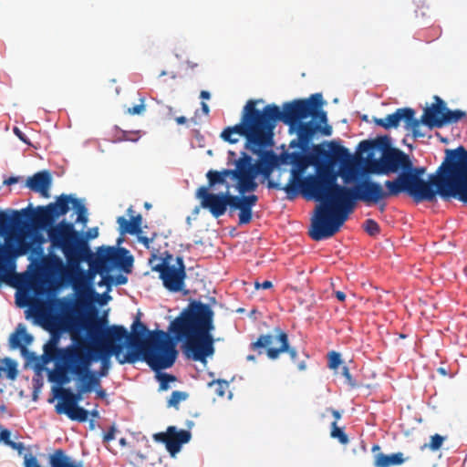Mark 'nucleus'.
<instances>
[{
	"instance_id": "obj_1",
	"label": "nucleus",
	"mask_w": 467,
	"mask_h": 467,
	"mask_svg": "<svg viewBox=\"0 0 467 467\" xmlns=\"http://www.w3.org/2000/svg\"><path fill=\"white\" fill-rule=\"evenodd\" d=\"M359 152H369L367 157L368 171L375 174H389L401 170L393 181H386L385 186L390 195L408 192L416 202H433L441 193L440 183L442 177L441 166L426 182L421 179L423 167H413L409 156L399 149L390 146L387 136L375 140H365L358 146Z\"/></svg>"
},
{
	"instance_id": "obj_2",
	"label": "nucleus",
	"mask_w": 467,
	"mask_h": 467,
	"mask_svg": "<svg viewBox=\"0 0 467 467\" xmlns=\"http://www.w3.org/2000/svg\"><path fill=\"white\" fill-rule=\"evenodd\" d=\"M208 303L190 299L189 304L170 322L168 332L181 341V349L188 360L206 366L207 358L215 353L214 312L211 305L217 303L213 296Z\"/></svg>"
},
{
	"instance_id": "obj_3",
	"label": "nucleus",
	"mask_w": 467,
	"mask_h": 467,
	"mask_svg": "<svg viewBox=\"0 0 467 467\" xmlns=\"http://www.w3.org/2000/svg\"><path fill=\"white\" fill-rule=\"evenodd\" d=\"M80 331L95 343H103V351L99 357V368L90 371L88 382H101L103 378L108 377L112 368L111 358L120 364H135L139 361L145 362L151 370L161 368L159 361L147 355H140V351H125L130 333L123 325H109L108 311H104L100 317L94 320L89 319L81 323Z\"/></svg>"
},
{
	"instance_id": "obj_4",
	"label": "nucleus",
	"mask_w": 467,
	"mask_h": 467,
	"mask_svg": "<svg viewBox=\"0 0 467 467\" xmlns=\"http://www.w3.org/2000/svg\"><path fill=\"white\" fill-rule=\"evenodd\" d=\"M42 229L47 235L49 245L45 258L47 269L60 279L83 270L85 261L95 256L85 234L71 222H45Z\"/></svg>"
},
{
	"instance_id": "obj_5",
	"label": "nucleus",
	"mask_w": 467,
	"mask_h": 467,
	"mask_svg": "<svg viewBox=\"0 0 467 467\" xmlns=\"http://www.w3.org/2000/svg\"><path fill=\"white\" fill-rule=\"evenodd\" d=\"M324 103L322 95L316 93L306 99H295L284 103L282 110L275 104H268L263 110L253 111L254 126L260 132L261 139H265L267 135L272 146L273 131L278 121L287 125L290 133L297 124L309 117L319 122H327V112L322 109Z\"/></svg>"
},
{
	"instance_id": "obj_6",
	"label": "nucleus",
	"mask_w": 467,
	"mask_h": 467,
	"mask_svg": "<svg viewBox=\"0 0 467 467\" xmlns=\"http://www.w3.org/2000/svg\"><path fill=\"white\" fill-rule=\"evenodd\" d=\"M284 189L290 200L302 195L307 202L315 201L319 204H355L345 199L346 189L337 185L320 167L316 174L305 176L295 184H286Z\"/></svg>"
},
{
	"instance_id": "obj_7",
	"label": "nucleus",
	"mask_w": 467,
	"mask_h": 467,
	"mask_svg": "<svg viewBox=\"0 0 467 467\" xmlns=\"http://www.w3.org/2000/svg\"><path fill=\"white\" fill-rule=\"evenodd\" d=\"M96 344V348H82L83 356L78 352L74 340L61 348L62 367L56 376L48 373L47 380L61 386L69 384L73 379L88 381L90 371L94 369L92 366L98 363L103 351V343Z\"/></svg>"
},
{
	"instance_id": "obj_8",
	"label": "nucleus",
	"mask_w": 467,
	"mask_h": 467,
	"mask_svg": "<svg viewBox=\"0 0 467 467\" xmlns=\"http://www.w3.org/2000/svg\"><path fill=\"white\" fill-rule=\"evenodd\" d=\"M441 165L440 197L444 202L456 200L467 204V150L459 146L446 150Z\"/></svg>"
},
{
	"instance_id": "obj_9",
	"label": "nucleus",
	"mask_w": 467,
	"mask_h": 467,
	"mask_svg": "<svg viewBox=\"0 0 467 467\" xmlns=\"http://www.w3.org/2000/svg\"><path fill=\"white\" fill-rule=\"evenodd\" d=\"M309 213L307 235L315 242L337 234L358 206H313Z\"/></svg>"
},
{
	"instance_id": "obj_10",
	"label": "nucleus",
	"mask_w": 467,
	"mask_h": 467,
	"mask_svg": "<svg viewBox=\"0 0 467 467\" xmlns=\"http://www.w3.org/2000/svg\"><path fill=\"white\" fill-rule=\"evenodd\" d=\"M158 333L161 337L160 340H155L147 350L140 351V355L150 356L161 365V368L152 371L159 382L158 390L166 391L171 388V383L177 380V378L163 370L171 368L175 364L179 356L177 344L181 341L175 337L173 338L168 337L167 333L163 330H159Z\"/></svg>"
},
{
	"instance_id": "obj_11",
	"label": "nucleus",
	"mask_w": 467,
	"mask_h": 467,
	"mask_svg": "<svg viewBox=\"0 0 467 467\" xmlns=\"http://www.w3.org/2000/svg\"><path fill=\"white\" fill-rule=\"evenodd\" d=\"M235 174L237 176V184L240 193L253 192L256 188L254 182L257 175L261 174L268 179L276 168L275 153L267 150L262 153L261 158L255 163L247 153L243 152L242 157L235 162Z\"/></svg>"
},
{
	"instance_id": "obj_12",
	"label": "nucleus",
	"mask_w": 467,
	"mask_h": 467,
	"mask_svg": "<svg viewBox=\"0 0 467 467\" xmlns=\"http://www.w3.org/2000/svg\"><path fill=\"white\" fill-rule=\"evenodd\" d=\"M259 102H263V100L250 99L246 102L243 109L240 123L227 127L222 131L221 138L224 141L234 144L239 140V138H235L234 135L243 136L246 139V148L254 152H257L261 148L270 146L267 136L265 139H261L260 132H258L254 126V114L252 113L253 111H258L256 104Z\"/></svg>"
},
{
	"instance_id": "obj_13",
	"label": "nucleus",
	"mask_w": 467,
	"mask_h": 467,
	"mask_svg": "<svg viewBox=\"0 0 467 467\" xmlns=\"http://www.w3.org/2000/svg\"><path fill=\"white\" fill-rule=\"evenodd\" d=\"M227 177L237 181L234 170L208 171L206 173L207 185L199 187L195 192V197L200 201V204H237L233 202L235 199L229 192L230 185L226 181Z\"/></svg>"
},
{
	"instance_id": "obj_14",
	"label": "nucleus",
	"mask_w": 467,
	"mask_h": 467,
	"mask_svg": "<svg viewBox=\"0 0 467 467\" xmlns=\"http://www.w3.org/2000/svg\"><path fill=\"white\" fill-rule=\"evenodd\" d=\"M274 334H261L257 339L249 346L251 350L258 351L261 355L265 351L267 358L271 360H276L283 353H287L293 363L296 362L297 350L292 347L289 342L288 334L279 327L273 330Z\"/></svg>"
},
{
	"instance_id": "obj_15",
	"label": "nucleus",
	"mask_w": 467,
	"mask_h": 467,
	"mask_svg": "<svg viewBox=\"0 0 467 467\" xmlns=\"http://www.w3.org/2000/svg\"><path fill=\"white\" fill-rule=\"evenodd\" d=\"M34 342V336L27 332L26 326L19 323L16 330L8 337V345L11 349H21L25 358V368H32L36 376H40L45 366L50 360L43 354L37 355L35 351L26 348Z\"/></svg>"
},
{
	"instance_id": "obj_16",
	"label": "nucleus",
	"mask_w": 467,
	"mask_h": 467,
	"mask_svg": "<svg viewBox=\"0 0 467 467\" xmlns=\"http://www.w3.org/2000/svg\"><path fill=\"white\" fill-rule=\"evenodd\" d=\"M118 250H106V254H100L102 256V267L99 270V275L100 280L97 283L99 287L108 285L111 281L110 273L118 270L120 273L130 274L132 271L134 264V256L130 250H119V255H117Z\"/></svg>"
},
{
	"instance_id": "obj_17",
	"label": "nucleus",
	"mask_w": 467,
	"mask_h": 467,
	"mask_svg": "<svg viewBox=\"0 0 467 467\" xmlns=\"http://www.w3.org/2000/svg\"><path fill=\"white\" fill-rule=\"evenodd\" d=\"M194 425V421L186 420L185 426L188 430L179 429L174 425H170L165 431L154 433L152 439L157 443L164 444L170 456L175 458L182 451L183 445L191 441L192 435L190 430L193 428Z\"/></svg>"
},
{
	"instance_id": "obj_18",
	"label": "nucleus",
	"mask_w": 467,
	"mask_h": 467,
	"mask_svg": "<svg viewBox=\"0 0 467 467\" xmlns=\"http://www.w3.org/2000/svg\"><path fill=\"white\" fill-rule=\"evenodd\" d=\"M435 99L436 103L427 108L421 116V122L429 128H441L446 124L456 123L466 116L461 109H449L439 97L436 96Z\"/></svg>"
},
{
	"instance_id": "obj_19",
	"label": "nucleus",
	"mask_w": 467,
	"mask_h": 467,
	"mask_svg": "<svg viewBox=\"0 0 467 467\" xmlns=\"http://www.w3.org/2000/svg\"><path fill=\"white\" fill-rule=\"evenodd\" d=\"M141 313L139 311L130 327L131 332L130 337L125 343V351H143L147 350L155 340H160L161 337L158 330L151 331L140 321Z\"/></svg>"
},
{
	"instance_id": "obj_20",
	"label": "nucleus",
	"mask_w": 467,
	"mask_h": 467,
	"mask_svg": "<svg viewBox=\"0 0 467 467\" xmlns=\"http://www.w3.org/2000/svg\"><path fill=\"white\" fill-rule=\"evenodd\" d=\"M400 121H404L405 129L410 130L414 138L423 137L420 131L421 119L415 118V110L411 108H400L396 109L392 114H389L386 118H374L373 122L384 128L385 130L396 129Z\"/></svg>"
},
{
	"instance_id": "obj_21",
	"label": "nucleus",
	"mask_w": 467,
	"mask_h": 467,
	"mask_svg": "<svg viewBox=\"0 0 467 467\" xmlns=\"http://www.w3.org/2000/svg\"><path fill=\"white\" fill-rule=\"evenodd\" d=\"M293 132L296 133L297 138L290 141L291 148H299L302 151L309 149L312 140L317 132L325 136H330L332 127L327 122H319L318 120L302 121L295 127Z\"/></svg>"
},
{
	"instance_id": "obj_22",
	"label": "nucleus",
	"mask_w": 467,
	"mask_h": 467,
	"mask_svg": "<svg viewBox=\"0 0 467 467\" xmlns=\"http://www.w3.org/2000/svg\"><path fill=\"white\" fill-rule=\"evenodd\" d=\"M292 169L290 171V178L286 184H295L302 178L304 173L309 165L319 166V159H327L329 156L328 150L324 149L320 145L313 147V153L304 154L302 151L293 152Z\"/></svg>"
},
{
	"instance_id": "obj_23",
	"label": "nucleus",
	"mask_w": 467,
	"mask_h": 467,
	"mask_svg": "<svg viewBox=\"0 0 467 467\" xmlns=\"http://www.w3.org/2000/svg\"><path fill=\"white\" fill-rule=\"evenodd\" d=\"M75 382V389L67 385L60 386L57 389L55 384L52 387L51 394L52 397L48 399L49 403H53L55 400L58 402L56 405H59L62 408H75L80 406V402L84 400V395L88 394L87 383L78 379H73Z\"/></svg>"
},
{
	"instance_id": "obj_24",
	"label": "nucleus",
	"mask_w": 467,
	"mask_h": 467,
	"mask_svg": "<svg viewBox=\"0 0 467 467\" xmlns=\"http://www.w3.org/2000/svg\"><path fill=\"white\" fill-rule=\"evenodd\" d=\"M159 278L163 287L170 293H182L183 296L190 294V290L186 288L187 274H182L173 267L168 266L167 269L158 272Z\"/></svg>"
},
{
	"instance_id": "obj_25",
	"label": "nucleus",
	"mask_w": 467,
	"mask_h": 467,
	"mask_svg": "<svg viewBox=\"0 0 467 467\" xmlns=\"http://www.w3.org/2000/svg\"><path fill=\"white\" fill-rule=\"evenodd\" d=\"M53 184V176L49 170H42L28 176L24 186L31 192L37 193L43 199H50V190Z\"/></svg>"
},
{
	"instance_id": "obj_26",
	"label": "nucleus",
	"mask_w": 467,
	"mask_h": 467,
	"mask_svg": "<svg viewBox=\"0 0 467 467\" xmlns=\"http://www.w3.org/2000/svg\"><path fill=\"white\" fill-rule=\"evenodd\" d=\"M389 195L384 192L381 185L372 182H365L355 189V197L363 202H378L384 196Z\"/></svg>"
},
{
	"instance_id": "obj_27",
	"label": "nucleus",
	"mask_w": 467,
	"mask_h": 467,
	"mask_svg": "<svg viewBox=\"0 0 467 467\" xmlns=\"http://www.w3.org/2000/svg\"><path fill=\"white\" fill-rule=\"evenodd\" d=\"M106 254V250L103 249L99 253L95 254V256L90 258V260L85 261V263L88 265L89 270L87 272L86 282L88 284L86 293L90 296H100V294L98 293L95 289V278L96 275H99L97 270H100L102 267V256L100 254Z\"/></svg>"
},
{
	"instance_id": "obj_28",
	"label": "nucleus",
	"mask_w": 467,
	"mask_h": 467,
	"mask_svg": "<svg viewBox=\"0 0 467 467\" xmlns=\"http://www.w3.org/2000/svg\"><path fill=\"white\" fill-rule=\"evenodd\" d=\"M404 454L400 451L386 454L378 452L374 455L375 467H392L400 466L406 462Z\"/></svg>"
},
{
	"instance_id": "obj_29",
	"label": "nucleus",
	"mask_w": 467,
	"mask_h": 467,
	"mask_svg": "<svg viewBox=\"0 0 467 467\" xmlns=\"http://www.w3.org/2000/svg\"><path fill=\"white\" fill-rule=\"evenodd\" d=\"M26 211H56L60 214H66L70 211L78 213V217L85 216L87 221L88 206H26L21 212Z\"/></svg>"
},
{
	"instance_id": "obj_30",
	"label": "nucleus",
	"mask_w": 467,
	"mask_h": 467,
	"mask_svg": "<svg viewBox=\"0 0 467 467\" xmlns=\"http://www.w3.org/2000/svg\"><path fill=\"white\" fill-rule=\"evenodd\" d=\"M55 411L58 415H66L72 421L84 423L88 420V413H89V410L82 406L62 408L59 405H55Z\"/></svg>"
},
{
	"instance_id": "obj_31",
	"label": "nucleus",
	"mask_w": 467,
	"mask_h": 467,
	"mask_svg": "<svg viewBox=\"0 0 467 467\" xmlns=\"http://www.w3.org/2000/svg\"><path fill=\"white\" fill-rule=\"evenodd\" d=\"M8 251L13 253L18 257L27 255L30 262L34 259L35 245L29 237L18 238L14 248H8Z\"/></svg>"
},
{
	"instance_id": "obj_32",
	"label": "nucleus",
	"mask_w": 467,
	"mask_h": 467,
	"mask_svg": "<svg viewBox=\"0 0 467 467\" xmlns=\"http://www.w3.org/2000/svg\"><path fill=\"white\" fill-rule=\"evenodd\" d=\"M59 337L51 336V337L44 344L43 352L44 355L50 360H56L60 367H62V358H61V348L64 347H59Z\"/></svg>"
},
{
	"instance_id": "obj_33",
	"label": "nucleus",
	"mask_w": 467,
	"mask_h": 467,
	"mask_svg": "<svg viewBox=\"0 0 467 467\" xmlns=\"http://www.w3.org/2000/svg\"><path fill=\"white\" fill-rule=\"evenodd\" d=\"M0 379L5 377L9 380H16L18 377L19 370H18V362L10 358V357H5L0 360Z\"/></svg>"
},
{
	"instance_id": "obj_34",
	"label": "nucleus",
	"mask_w": 467,
	"mask_h": 467,
	"mask_svg": "<svg viewBox=\"0 0 467 467\" xmlns=\"http://www.w3.org/2000/svg\"><path fill=\"white\" fill-rule=\"evenodd\" d=\"M173 254L169 251H165L161 256L152 254L149 259V264L150 265L151 271L158 273L167 269L168 266H171Z\"/></svg>"
},
{
	"instance_id": "obj_35",
	"label": "nucleus",
	"mask_w": 467,
	"mask_h": 467,
	"mask_svg": "<svg viewBox=\"0 0 467 467\" xmlns=\"http://www.w3.org/2000/svg\"><path fill=\"white\" fill-rule=\"evenodd\" d=\"M329 146V156L327 159H319L320 162L325 161H328L331 163H335L337 161L347 162L350 160L351 155L347 148L335 144L334 142H331Z\"/></svg>"
},
{
	"instance_id": "obj_36",
	"label": "nucleus",
	"mask_w": 467,
	"mask_h": 467,
	"mask_svg": "<svg viewBox=\"0 0 467 467\" xmlns=\"http://www.w3.org/2000/svg\"><path fill=\"white\" fill-rule=\"evenodd\" d=\"M254 206H230V208H239L238 215V225L243 226L251 223L254 217L253 208Z\"/></svg>"
},
{
	"instance_id": "obj_37",
	"label": "nucleus",
	"mask_w": 467,
	"mask_h": 467,
	"mask_svg": "<svg viewBox=\"0 0 467 467\" xmlns=\"http://www.w3.org/2000/svg\"><path fill=\"white\" fill-rule=\"evenodd\" d=\"M330 437L337 440L342 445L349 442L348 435L345 432L344 428L338 427L336 421L331 423Z\"/></svg>"
},
{
	"instance_id": "obj_38",
	"label": "nucleus",
	"mask_w": 467,
	"mask_h": 467,
	"mask_svg": "<svg viewBox=\"0 0 467 467\" xmlns=\"http://www.w3.org/2000/svg\"><path fill=\"white\" fill-rule=\"evenodd\" d=\"M189 398V393L182 390H173L167 400V407L178 409L179 404L182 401L186 400Z\"/></svg>"
},
{
	"instance_id": "obj_39",
	"label": "nucleus",
	"mask_w": 467,
	"mask_h": 467,
	"mask_svg": "<svg viewBox=\"0 0 467 467\" xmlns=\"http://www.w3.org/2000/svg\"><path fill=\"white\" fill-rule=\"evenodd\" d=\"M230 206H194V214H199L201 210H207L213 218L218 219L224 215Z\"/></svg>"
},
{
	"instance_id": "obj_40",
	"label": "nucleus",
	"mask_w": 467,
	"mask_h": 467,
	"mask_svg": "<svg viewBox=\"0 0 467 467\" xmlns=\"http://www.w3.org/2000/svg\"><path fill=\"white\" fill-rule=\"evenodd\" d=\"M361 227L363 231L371 237H376L380 234V226L374 219H366Z\"/></svg>"
},
{
	"instance_id": "obj_41",
	"label": "nucleus",
	"mask_w": 467,
	"mask_h": 467,
	"mask_svg": "<svg viewBox=\"0 0 467 467\" xmlns=\"http://www.w3.org/2000/svg\"><path fill=\"white\" fill-rule=\"evenodd\" d=\"M85 199L77 198L74 194H61L56 201L48 204H84Z\"/></svg>"
},
{
	"instance_id": "obj_42",
	"label": "nucleus",
	"mask_w": 467,
	"mask_h": 467,
	"mask_svg": "<svg viewBox=\"0 0 467 467\" xmlns=\"http://www.w3.org/2000/svg\"><path fill=\"white\" fill-rule=\"evenodd\" d=\"M234 380V377L231 379V380H226L223 379H213L212 381L208 382L207 386L209 388L213 387V385H218V387L215 389V393L219 397H223L225 395V389L229 387L230 383Z\"/></svg>"
},
{
	"instance_id": "obj_43",
	"label": "nucleus",
	"mask_w": 467,
	"mask_h": 467,
	"mask_svg": "<svg viewBox=\"0 0 467 467\" xmlns=\"http://www.w3.org/2000/svg\"><path fill=\"white\" fill-rule=\"evenodd\" d=\"M343 364L340 352L331 350L327 353V367L332 370H337Z\"/></svg>"
},
{
	"instance_id": "obj_44",
	"label": "nucleus",
	"mask_w": 467,
	"mask_h": 467,
	"mask_svg": "<svg viewBox=\"0 0 467 467\" xmlns=\"http://www.w3.org/2000/svg\"><path fill=\"white\" fill-rule=\"evenodd\" d=\"M87 383L88 394L95 392L96 397L99 400H106L108 397L107 391L101 387V382H88Z\"/></svg>"
},
{
	"instance_id": "obj_45",
	"label": "nucleus",
	"mask_w": 467,
	"mask_h": 467,
	"mask_svg": "<svg viewBox=\"0 0 467 467\" xmlns=\"http://www.w3.org/2000/svg\"><path fill=\"white\" fill-rule=\"evenodd\" d=\"M15 213L16 211L11 209L0 210V234L6 231L11 223L12 215Z\"/></svg>"
},
{
	"instance_id": "obj_46",
	"label": "nucleus",
	"mask_w": 467,
	"mask_h": 467,
	"mask_svg": "<svg viewBox=\"0 0 467 467\" xmlns=\"http://www.w3.org/2000/svg\"><path fill=\"white\" fill-rule=\"evenodd\" d=\"M445 440L446 436L435 433L431 436L430 442L428 444H425L424 447L428 446L431 451H437L441 448L443 441Z\"/></svg>"
},
{
	"instance_id": "obj_47",
	"label": "nucleus",
	"mask_w": 467,
	"mask_h": 467,
	"mask_svg": "<svg viewBox=\"0 0 467 467\" xmlns=\"http://www.w3.org/2000/svg\"><path fill=\"white\" fill-rule=\"evenodd\" d=\"M132 207L133 206H129L127 212L130 217V219L129 220L130 225L132 227L131 229L133 230L134 233L136 230H140L142 223V216L140 213L137 215H133L134 212L132 210Z\"/></svg>"
},
{
	"instance_id": "obj_48",
	"label": "nucleus",
	"mask_w": 467,
	"mask_h": 467,
	"mask_svg": "<svg viewBox=\"0 0 467 467\" xmlns=\"http://www.w3.org/2000/svg\"><path fill=\"white\" fill-rule=\"evenodd\" d=\"M33 392H32V400L36 401L39 398V393L44 386L43 379L40 376H36L33 378Z\"/></svg>"
},
{
	"instance_id": "obj_49",
	"label": "nucleus",
	"mask_w": 467,
	"mask_h": 467,
	"mask_svg": "<svg viewBox=\"0 0 467 467\" xmlns=\"http://www.w3.org/2000/svg\"><path fill=\"white\" fill-rule=\"evenodd\" d=\"M111 281L109 282L108 288L109 290L112 289V286H118V285H123L128 283V276L123 274L119 275H111L110 277Z\"/></svg>"
},
{
	"instance_id": "obj_50",
	"label": "nucleus",
	"mask_w": 467,
	"mask_h": 467,
	"mask_svg": "<svg viewBox=\"0 0 467 467\" xmlns=\"http://www.w3.org/2000/svg\"><path fill=\"white\" fill-rule=\"evenodd\" d=\"M293 152H287L284 151L280 155L275 154L276 159V167H279L281 165H292L293 161Z\"/></svg>"
},
{
	"instance_id": "obj_51",
	"label": "nucleus",
	"mask_w": 467,
	"mask_h": 467,
	"mask_svg": "<svg viewBox=\"0 0 467 467\" xmlns=\"http://www.w3.org/2000/svg\"><path fill=\"white\" fill-rule=\"evenodd\" d=\"M124 239H123V234H120L118 238H117V241H116V245H100L99 247L96 248V253H99L100 252L101 250L105 249V250H128L126 247L124 246H121V244L123 243ZM117 255H119V252L117 253Z\"/></svg>"
},
{
	"instance_id": "obj_52",
	"label": "nucleus",
	"mask_w": 467,
	"mask_h": 467,
	"mask_svg": "<svg viewBox=\"0 0 467 467\" xmlns=\"http://www.w3.org/2000/svg\"><path fill=\"white\" fill-rule=\"evenodd\" d=\"M139 132L137 131H126V130H120L119 136L116 138V140L121 141V140H129V141H137L139 140Z\"/></svg>"
},
{
	"instance_id": "obj_53",
	"label": "nucleus",
	"mask_w": 467,
	"mask_h": 467,
	"mask_svg": "<svg viewBox=\"0 0 467 467\" xmlns=\"http://www.w3.org/2000/svg\"><path fill=\"white\" fill-rule=\"evenodd\" d=\"M117 223H119V231L120 234H125L126 233L131 234H133V230L130 228V221L127 220L124 216H119Z\"/></svg>"
},
{
	"instance_id": "obj_54",
	"label": "nucleus",
	"mask_w": 467,
	"mask_h": 467,
	"mask_svg": "<svg viewBox=\"0 0 467 467\" xmlns=\"http://www.w3.org/2000/svg\"><path fill=\"white\" fill-rule=\"evenodd\" d=\"M18 256L6 250L5 252V262L10 272L16 273V261Z\"/></svg>"
},
{
	"instance_id": "obj_55",
	"label": "nucleus",
	"mask_w": 467,
	"mask_h": 467,
	"mask_svg": "<svg viewBox=\"0 0 467 467\" xmlns=\"http://www.w3.org/2000/svg\"><path fill=\"white\" fill-rule=\"evenodd\" d=\"M140 104L134 106V107H131V108H128L126 109V113L129 114V115H140L142 114L145 109H146V107H145V99L144 98H140Z\"/></svg>"
},
{
	"instance_id": "obj_56",
	"label": "nucleus",
	"mask_w": 467,
	"mask_h": 467,
	"mask_svg": "<svg viewBox=\"0 0 467 467\" xmlns=\"http://www.w3.org/2000/svg\"><path fill=\"white\" fill-rule=\"evenodd\" d=\"M341 375L346 379L347 384L352 389H357L359 387L358 382L352 378L349 368L347 366L342 367Z\"/></svg>"
},
{
	"instance_id": "obj_57",
	"label": "nucleus",
	"mask_w": 467,
	"mask_h": 467,
	"mask_svg": "<svg viewBox=\"0 0 467 467\" xmlns=\"http://www.w3.org/2000/svg\"><path fill=\"white\" fill-rule=\"evenodd\" d=\"M118 431L117 426L113 423L107 431L103 432L102 441L104 443H109L115 440L116 432Z\"/></svg>"
},
{
	"instance_id": "obj_58",
	"label": "nucleus",
	"mask_w": 467,
	"mask_h": 467,
	"mask_svg": "<svg viewBox=\"0 0 467 467\" xmlns=\"http://www.w3.org/2000/svg\"><path fill=\"white\" fill-rule=\"evenodd\" d=\"M175 263L171 264V267H173V269H176L177 271L187 274L186 272V265L184 263V259L182 255H177L174 259Z\"/></svg>"
},
{
	"instance_id": "obj_59",
	"label": "nucleus",
	"mask_w": 467,
	"mask_h": 467,
	"mask_svg": "<svg viewBox=\"0 0 467 467\" xmlns=\"http://www.w3.org/2000/svg\"><path fill=\"white\" fill-rule=\"evenodd\" d=\"M0 441L8 447L14 441L11 440V431L8 429L2 428L0 430Z\"/></svg>"
},
{
	"instance_id": "obj_60",
	"label": "nucleus",
	"mask_w": 467,
	"mask_h": 467,
	"mask_svg": "<svg viewBox=\"0 0 467 467\" xmlns=\"http://www.w3.org/2000/svg\"><path fill=\"white\" fill-rule=\"evenodd\" d=\"M233 198L235 199L234 202L238 204H254L257 201V197L255 195L248 197L233 196Z\"/></svg>"
},
{
	"instance_id": "obj_61",
	"label": "nucleus",
	"mask_w": 467,
	"mask_h": 467,
	"mask_svg": "<svg viewBox=\"0 0 467 467\" xmlns=\"http://www.w3.org/2000/svg\"><path fill=\"white\" fill-rule=\"evenodd\" d=\"M110 291L111 290H109L108 288L103 294L100 295V296H95L96 298L99 299L98 303L100 306L107 305L112 299V296L109 295Z\"/></svg>"
},
{
	"instance_id": "obj_62",
	"label": "nucleus",
	"mask_w": 467,
	"mask_h": 467,
	"mask_svg": "<svg viewBox=\"0 0 467 467\" xmlns=\"http://www.w3.org/2000/svg\"><path fill=\"white\" fill-rule=\"evenodd\" d=\"M156 235H157L156 233L153 234L152 237L138 235V242L142 244L146 249H150V244L152 243V241L154 240Z\"/></svg>"
},
{
	"instance_id": "obj_63",
	"label": "nucleus",
	"mask_w": 467,
	"mask_h": 467,
	"mask_svg": "<svg viewBox=\"0 0 467 467\" xmlns=\"http://www.w3.org/2000/svg\"><path fill=\"white\" fill-rule=\"evenodd\" d=\"M9 447L16 451L19 455H22L26 450L25 444L21 441H13Z\"/></svg>"
},
{
	"instance_id": "obj_64",
	"label": "nucleus",
	"mask_w": 467,
	"mask_h": 467,
	"mask_svg": "<svg viewBox=\"0 0 467 467\" xmlns=\"http://www.w3.org/2000/svg\"><path fill=\"white\" fill-rule=\"evenodd\" d=\"M98 236H99V228L98 227L89 228L85 235L86 239L88 240V243L91 240L97 238Z\"/></svg>"
}]
</instances>
